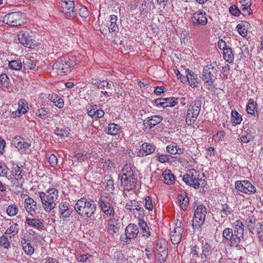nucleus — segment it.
Masks as SVG:
<instances>
[{
  "mask_svg": "<svg viewBox=\"0 0 263 263\" xmlns=\"http://www.w3.org/2000/svg\"><path fill=\"white\" fill-rule=\"evenodd\" d=\"M59 190L56 188L48 189L45 192L40 191V197L42 207L46 212H50L57 206L59 201Z\"/></svg>",
  "mask_w": 263,
  "mask_h": 263,
  "instance_id": "obj_1",
  "label": "nucleus"
},
{
  "mask_svg": "<svg viewBox=\"0 0 263 263\" xmlns=\"http://www.w3.org/2000/svg\"><path fill=\"white\" fill-rule=\"evenodd\" d=\"M74 208L81 216L94 219L93 215L96 210V204L92 200L82 198L77 201Z\"/></svg>",
  "mask_w": 263,
  "mask_h": 263,
  "instance_id": "obj_2",
  "label": "nucleus"
},
{
  "mask_svg": "<svg viewBox=\"0 0 263 263\" xmlns=\"http://www.w3.org/2000/svg\"><path fill=\"white\" fill-rule=\"evenodd\" d=\"M79 63L74 55H68L61 57L53 65L52 67L57 72L65 73L69 69Z\"/></svg>",
  "mask_w": 263,
  "mask_h": 263,
  "instance_id": "obj_3",
  "label": "nucleus"
},
{
  "mask_svg": "<svg viewBox=\"0 0 263 263\" xmlns=\"http://www.w3.org/2000/svg\"><path fill=\"white\" fill-rule=\"evenodd\" d=\"M200 173L199 171L194 169L188 170L185 175H184L183 180L185 183L198 189L200 186L203 187L206 185V182L204 178H200ZM203 178H204V174H202Z\"/></svg>",
  "mask_w": 263,
  "mask_h": 263,
  "instance_id": "obj_4",
  "label": "nucleus"
},
{
  "mask_svg": "<svg viewBox=\"0 0 263 263\" xmlns=\"http://www.w3.org/2000/svg\"><path fill=\"white\" fill-rule=\"evenodd\" d=\"M201 107V103L199 100L191 102L186 111L185 122L187 125H191L195 123L200 111Z\"/></svg>",
  "mask_w": 263,
  "mask_h": 263,
  "instance_id": "obj_5",
  "label": "nucleus"
},
{
  "mask_svg": "<svg viewBox=\"0 0 263 263\" xmlns=\"http://www.w3.org/2000/svg\"><path fill=\"white\" fill-rule=\"evenodd\" d=\"M217 72L216 67L212 64L208 65L204 67L202 73V80L204 82L205 88L211 90L213 88L215 80L214 74Z\"/></svg>",
  "mask_w": 263,
  "mask_h": 263,
  "instance_id": "obj_6",
  "label": "nucleus"
},
{
  "mask_svg": "<svg viewBox=\"0 0 263 263\" xmlns=\"http://www.w3.org/2000/svg\"><path fill=\"white\" fill-rule=\"evenodd\" d=\"M206 214V209L203 205H198L195 212L193 218V228L194 230H199L204 222Z\"/></svg>",
  "mask_w": 263,
  "mask_h": 263,
  "instance_id": "obj_7",
  "label": "nucleus"
},
{
  "mask_svg": "<svg viewBox=\"0 0 263 263\" xmlns=\"http://www.w3.org/2000/svg\"><path fill=\"white\" fill-rule=\"evenodd\" d=\"M3 22L11 27L21 26L24 23L23 14L20 11L9 13L3 17Z\"/></svg>",
  "mask_w": 263,
  "mask_h": 263,
  "instance_id": "obj_8",
  "label": "nucleus"
},
{
  "mask_svg": "<svg viewBox=\"0 0 263 263\" xmlns=\"http://www.w3.org/2000/svg\"><path fill=\"white\" fill-rule=\"evenodd\" d=\"M139 233L138 226L134 223H130L125 228V234L120 236V240L124 245L129 244L131 239L136 238Z\"/></svg>",
  "mask_w": 263,
  "mask_h": 263,
  "instance_id": "obj_9",
  "label": "nucleus"
},
{
  "mask_svg": "<svg viewBox=\"0 0 263 263\" xmlns=\"http://www.w3.org/2000/svg\"><path fill=\"white\" fill-rule=\"evenodd\" d=\"M191 22L194 27L205 26L208 23L207 14L203 10L194 12L191 17Z\"/></svg>",
  "mask_w": 263,
  "mask_h": 263,
  "instance_id": "obj_10",
  "label": "nucleus"
},
{
  "mask_svg": "<svg viewBox=\"0 0 263 263\" xmlns=\"http://www.w3.org/2000/svg\"><path fill=\"white\" fill-rule=\"evenodd\" d=\"M235 187L238 191L249 195L256 192V188L247 180L235 181Z\"/></svg>",
  "mask_w": 263,
  "mask_h": 263,
  "instance_id": "obj_11",
  "label": "nucleus"
},
{
  "mask_svg": "<svg viewBox=\"0 0 263 263\" xmlns=\"http://www.w3.org/2000/svg\"><path fill=\"white\" fill-rule=\"evenodd\" d=\"M60 11L63 13L66 18L72 20L75 18L76 12L74 10V2H60Z\"/></svg>",
  "mask_w": 263,
  "mask_h": 263,
  "instance_id": "obj_12",
  "label": "nucleus"
},
{
  "mask_svg": "<svg viewBox=\"0 0 263 263\" xmlns=\"http://www.w3.org/2000/svg\"><path fill=\"white\" fill-rule=\"evenodd\" d=\"M183 232L182 223L181 221H177L174 229L172 231L170 239L173 244H178L180 242L182 234Z\"/></svg>",
  "mask_w": 263,
  "mask_h": 263,
  "instance_id": "obj_13",
  "label": "nucleus"
},
{
  "mask_svg": "<svg viewBox=\"0 0 263 263\" xmlns=\"http://www.w3.org/2000/svg\"><path fill=\"white\" fill-rule=\"evenodd\" d=\"M17 39L20 43L24 46L31 48L33 45V40L27 30H21L17 33Z\"/></svg>",
  "mask_w": 263,
  "mask_h": 263,
  "instance_id": "obj_14",
  "label": "nucleus"
},
{
  "mask_svg": "<svg viewBox=\"0 0 263 263\" xmlns=\"http://www.w3.org/2000/svg\"><path fill=\"white\" fill-rule=\"evenodd\" d=\"M121 186L124 190H129L135 188L137 184V179L135 175L130 176L120 177Z\"/></svg>",
  "mask_w": 263,
  "mask_h": 263,
  "instance_id": "obj_15",
  "label": "nucleus"
},
{
  "mask_svg": "<svg viewBox=\"0 0 263 263\" xmlns=\"http://www.w3.org/2000/svg\"><path fill=\"white\" fill-rule=\"evenodd\" d=\"M98 203L101 210L107 217H113L115 215V211L112 204L102 198H100Z\"/></svg>",
  "mask_w": 263,
  "mask_h": 263,
  "instance_id": "obj_16",
  "label": "nucleus"
},
{
  "mask_svg": "<svg viewBox=\"0 0 263 263\" xmlns=\"http://www.w3.org/2000/svg\"><path fill=\"white\" fill-rule=\"evenodd\" d=\"M58 212L60 218H68L71 216L73 210L67 202H61L58 205Z\"/></svg>",
  "mask_w": 263,
  "mask_h": 263,
  "instance_id": "obj_17",
  "label": "nucleus"
},
{
  "mask_svg": "<svg viewBox=\"0 0 263 263\" xmlns=\"http://www.w3.org/2000/svg\"><path fill=\"white\" fill-rule=\"evenodd\" d=\"M24 208L27 212L32 216L36 214L37 203L33 198L27 196L24 200Z\"/></svg>",
  "mask_w": 263,
  "mask_h": 263,
  "instance_id": "obj_18",
  "label": "nucleus"
},
{
  "mask_svg": "<svg viewBox=\"0 0 263 263\" xmlns=\"http://www.w3.org/2000/svg\"><path fill=\"white\" fill-rule=\"evenodd\" d=\"M22 170L21 168L16 166L13 169V173L10 177L11 182L16 186H20L24 182V178L22 175Z\"/></svg>",
  "mask_w": 263,
  "mask_h": 263,
  "instance_id": "obj_19",
  "label": "nucleus"
},
{
  "mask_svg": "<svg viewBox=\"0 0 263 263\" xmlns=\"http://www.w3.org/2000/svg\"><path fill=\"white\" fill-rule=\"evenodd\" d=\"M234 230L235 241L240 242L241 239L243 238L244 232V225L240 220H237L233 223Z\"/></svg>",
  "mask_w": 263,
  "mask_h": 263,
  "instance_id": "obj_20",
  "label": "nucleus"
},
{
  "mask_svg": "<svg viewBox=\"0 0 263 263\" xmlns=\"http://www.w3.org/2000/svg\"><path fill=\"white\" fill-rule=\"evenodd\" d=\"M233 210L231 206L228 203L221 204L220 208L217 209L216 215L220 216L224 220L229 215H232Z\"/></svg>",
  "mask_w": 263,
  "mask_h": 263,
  "instance_id": "obj_21",
  "label": "nucleus"
},
{
  "mask_svg": "<svg viewBox=\"0 0 263 263\" xmlns=\"http://www.w3.org/2000/svg\"><path fill=\"white\" fill-rule=\"evenodd\" d=\"M185 74L186 75V82H189L190 85L193 88L197 87L198 84L199 83L198 75L189 69L185 70Z\"/></svg>",
  "mask_w": 263,
  "mask_h": 263,
  "instance_id": "obj_22",
  "label": "nucleus"
},
{
  "mask_svg": "<svg viewBox=\"0 0 263 263\" xmlns=\"http://www.w3.org/2000/svg\"><path fill=\"white\" fill-rule=\"evenodd\" d=\"M156 146L153 144L144 143L141 145V148L138 153V156L144 157L152 154L155 152Z\"/></svg>",
  "mask_w": 263,
  "mask_h": 263,
  "instance_id": "obj_23",
  "label": "nucleus"
},
{
  "mask_svg": "<svg viewBox=\"0 0 263 263\" xmlns=\"http://www.w3.org/2000/svg\"><path fill=\"white\" fill-rule=\"evenodd\" d=\"M222 236L224 239L230 241L231 246H237L239 244L238 241L236 242L234 239L235 236L232 229L226 228L223 231Z\"/></svg>",
  "mask_w": 263,
  "mask_h": 263,
  "instance_id": "obj_24",
  "label": "nucleus"
},
{
  "mask_svg": "<svg viewBox=\"0 0 263 263\" xmlns=\"http://www.w3.org/2000/svg\"><path fill=\"white\" fill-rule=\"evenodd\" d=\"M93 84L96 85L99 89H106L107 90L109 91L114 90V83L111 81L108 82L106 80H98L96 81Z\"/></svg>",
  "mask_w": 263,
  "mask_h": 263,
  "instance_id": "obj_25",
  "label": "nucleus"
},
{
  "mask_svg": "<svg viewBox=\"0 0 263 263\" xmlns=\"http://www.w3.org/2000/svg\"><path fill=\"white\" fill-rule=\"evenodd\" d=\"M163 117L161 116L154 115L146 118L143 122L144 125H148L150 128L159 124L162 120Z\"/></svg>",
  "mask_w": 263,
  "mask_h": 263,
  "instance_id": "obj_26",
  "label": "nucleus"
},
{
  "mask_svg": "<svg viewBox=\"0 0 263 263\" xmlns=\"http://www.w3.org/2000/svg\"><path fill=\"white\" fill-rule=\"evenodd\" d=\"M21 244L23 250L27 255L31 256L33 253L34 248L31 245L29 240L22 238L21 240Z\"/></svg>",
  "mask_w": 263,
  "mask_h": 263,
  "instance_id": "obj_27",
  "label": "nucleus"
},
{
  "mask_svg": "<svg viewBox=\"0 0 263 263\" xmlns=\"http://www.w3.org/2000/svg\"><path fill=\"white\" fill-rule=\"evenodd\" d=\"M212 251L213 249H212L211 245L209 243L205 242L203 245L202 253L200 254V258L202 262H205V261L208 259V256H209L212 253Z\"/></svg>",
  "mask_w": 263,
  "mask_h": 263,
  "instance_id": "obj_28",
  "label": "nucleus"
},
{
  "mask_svg": "<svg viewBox=\"0 0 263 263\" xmlns=\"http://www.w3.org/2000/svg\"><path fill=\"white\" fill-rule=\"evenodd\" d=\"M54 105L59 108H62L64 106V100L56 93L49 94L47 97Z\"/></svg>",
  "mask_w": 263,
  "mask_h": 263,
  "instance_id": "obj_29",
  "label": "nucleus"
},
{
  "mask_svg": "<svg viewBox=\"0 0 263 263\" xmlns=\"http://www.w3.org/2000/svg\"><path fill=\"white\" fill-rule=\"evenodd\" d=\"M125 209L130 212H134L135 210L140 211L141 209L143 210L141 203L136 200H129L127 202Z\"/></svg>",
  "mask_w": 263,
  "mask_h": 263,
  "instance_id": "obj_30",
  "label": "nucleus"
},
{
  "mask_svg": "<svg viewBox=\"0 0 263 263\" xmlns=\"http://www.w3.org/2000/svg\"><path fill=\"white\" fill-rule=\"evenodd\" d=\"M164 183L167 185L173 184L175 182V176L170 170H165L162 172Z\"/></svg>",
  "mask_w": 263,
  "mask_h": 263,
  "instance_id": "obj_31",
  "label": "nucleus"
},
{
  "mask_svg": "<svg viewBox=\"0 0 263 263\" xmlns=\"http://www.w3.org/2000/svg\"><path fill=\"white\" fill-rule=\"evenodd\" d=\"M240 8L243 12V15H250L252 13L251 6L252 5L251 0H241L240 2Z\"/></svg>",
  "mask_w": 263,
  "mask_h": 263,
  "instance_id": "obj_32",
  "label": "nucleus"
},
{
  "mask_svg": "<svg viewBox=\"0 0 263 263\" xmlns=\"http://www.w3.org/2000/svg\"><path fill=\"white\" fill-rule=\"evenodd\" d=\"M26 221L29 226L35 228L39 230H43L44 228L43 222L39 219H31L26 217Z\"/></svg>",
  "mask_w": 263,
  "mask_h": 263,
  "instance_id": "obj_33",
  "label": "nucleus"
},
{
  "mask_svg": "<svg viewBox=\"0 0 263 263\" xmlns=\"http://www.w3.org/2000/svg\"><path fill=\"white\" fill-rule=\"evenodd\" d=\"M257 104L252 99H250L248 104L247 105L246 110L248 114L256 117L258 115V111L257 110Z\"/></svg>",
  "mask_w": 263,
  "mask_h": 263,
  "instance_id": "obj_34",
  "label": "nucleus"
},
{
  "mask_svg": "<svg viewBox=\"0 0 263 263\" xmlns=\"http://www.w3.org/2000/svg\"><path fill=\"white\" fill-rule=\"evenodd\" d=\"M138 225L140 228V233L144 237H147L150 236L151 233L149 227L146 222L143 219H139Z\"/></svg>",
  "mask_w": 263,
  "mask_h": 263,
  "instance_id": "obj_35",
  "label": "nucleus"
},
{
  "mask_svg": "<svg viewBox=\"0 0 263 263\" xmlns=\"http://www.w3.org/2000/svg\"><path fill=\"white\" fill-rule=\"evenodd\" d=\"M109 18V23L107 25L108 31L109 32L118 31L119 29L117 25V16L115 15H110Z\"/></svg>",
  "mask_w": 263,
  "mask_h": 263,
  "instance_id": "obj_36",
  "label": "nucleus"
},
{
  "mask_svg": "<svg viewBox=\"0 0 263 263\" xmlns=\"http://www.w3.org/2000/svg\"><path fill=\"white\" fill-rule=\"evenodd\" d=\"M35 115L42 120H45L50 117V114L48 108L42 107L36 111Z\"/></svg>",
  "mask_w": 263,
  "mask_h": 263,
  "instance_id": "obj_37",
  "label": "nucleus"
},
{
  "mask_svg": "<svg viewBox=\"0 0 263 263\" xmlns=\"http://www.w3.org/2000/svg\"><path fill=\"white\" fill-rule=\"evenodd\" d=\"M223 57L224 60L229 63H232L234 62V53L232 49L229 47L223 51Z\"/></svg>",
  "mask_w": 263,
  "mask_h": 263,
  "instance_id": "obj_38",
  "label": "nucleus"
},
{
  "mask_svg": "<svg viewBox=\"0 0 263 263\" xmlns=\"http://www.w3.org/2000/svg\"><path fill=\"white\" fill-rule=\"evenodd\" d=\"M18 230V224L15 223L12 224L4 234L11 238L17 234Z\"/></svg>",
  "mask_w": 263,
  "mask_h": 263,
  "instance_id": "obj_39",
  "label": "nucleus"
},
{
  "mask_svg": "<svg viewBox=\"0 0 263 263\" xmlns=\"http://www.w3.org/2000/svg\"><path fill=\"white\" fill-rule=\"evenodd\" d=\"M121 130L120 126L115 123H110L108 124L107 133L111 135H116L119 133Z\"/></svg>",
  "mask_w": 263,
  "mask_h": 263,
  "instance_id": "obj_40",
  "label": "nucleus"
},
{
  "mask_svg": "<svg viewBox=\"0 0 263 263\" xmlns=\"http://www.w3.org/2000/svg\"><path fill=\"white\" fill-rule=\"evenodd\" d=\"M178 200L179 201L181 209L185 210L189 203V197L185 195L180 194L178 195Z\"/></svg>",
  "mask_w": 263,
  "mask_h": 263,
  "instance_id": "obj_41",
  "label": "nucleus"
},
{
  "mask_svg": "<svg viewBox=\"0 0 263 263\" xmlns=\"http://www.w3.org/2000/svg\"><path fill=\"white\" fill-rule=\"evenodd\" d=\"M242 120V116L236 110L231 112V121L233 125L240 124Z\"/></svg>",
  "mask_w": 263,
  "mask_h": 263,
  "instance_id": "obj_42",
  "label": "nucleus"
},
{
  "mask_svg": "<svg viewBox=\"0 0 263 263\" xmlns=\"http://www.w3.org/2000/svg\"><path fill=\"white\" fill-rule=\"evenodd\" d=\"M199 248H198L196 246L192 247L191 251L190 254L192 262L196 263L197 261L196 258L200 257V255L199 254Z\"/></svg>",
  "mask_w": 263,
  "mask_h": 263,
  "instance_id": "obj_43",
  "label": "nucleus"
},
{
  "mask_svg": "<svg viewBox=\"0 0 263 263\" xmlns=\"http://www.w3.org/2000/svg\"><path fill=\"white\" fill-rule=\"evenodd\" d=\"M0 82L4 88H9L11 86L9 79L6 73H3L0 76Z\"/></svg>",
  "mask_w": 263,
  "mask_h": 263,
  "instance_id": "obj_44",
  "label": "nucleus"
},
{
  "mask_svg": "<svg viewBox=\"0 0 263 263\" xmlns=\"http://www.w3.org/2000/svg\"><path fill=\"white\" fill-rule=\"evenodd\" d=\"M133 175H134V174L130 166L127 164H125L121 171L120 177H124V176H131Z\"/></svg>",
  "mask_w": 263,
  "mask_h": 263,
  "instance_id": "obj_45",
  "label": "nucleus"
},
{
  "mask_svg": "<svg viewBox=\"0 0 263 263\" xmlns=\"http://www.w3.org/2000/svg\"><path fill=\"white\" fill-rule=\"evenodd\" d=\"M178 98L175 97H170L163 98V101H165L166 107H173L178 103Z\"/></svg>",
  "mask_w": 263,
  "mask_h": 263,
  "instance_id": "obj_46",
  "label": "nucleus"
},
{
  "mask_svg": "<svg viewBox=\"0 0 263 263\" xmlns=\"http://www.w3.org/2000/svg\"><path fill=\"white\" fill-rule=\"evenodd\" d=\"M9 67L15 70H20L22 68V64L20 61L13 60L9 62Z\"/></svg>",
  "mask_w": 263,
  "mask_h": 263,
  "instance_id": "obj_47",
  "label": "nucleus"
},
{
  "mask_svg": "<svg viewBox=\"0 0 263 263\" xmlns=\"http://www.w3.org/2000/svg\"><path fill=\"white\" fill-rule=\"evenodd\" d=\"M168 256V251L167 250H164L163 251H160L159 252H156V257L157 259L161 262H164L165 260V259L167 258Z\"/></svg>",
  "mask_w": 263,
  "mask_h": 263,
  "instance_id": "obj_48",
  "label": "nucleus"
},
{
  "mask_svg": "<svg viewBox=\"0 0 263 263\" xmlns=\"http://www.w3.org/2000/svg\"><path fill=\"white\" fill-rule=\"evenodd\" d=\"M18 208L15 204H11L7 209V214L11 217L14 216L18 212Z\"/></svg>",
  "mask_w": 263,
  "mask_h": 263,
  "instance_id": "obj_49",
  "label": "nucleus"
},
{
  "mask_svg": "<svg viewBox=\"0 0 263 263\" xmlns=\"http://www.w3.org/2000/svg\"><path fill=\"white\" fill-rule=\"evenodd\" d=\"M23 63L24 67L26 69H33L36 66V62L31 59H26Z\"/></svg>",
  "mask_w": 263,
  "mask_h": 263,
  "instance_id": "obj_50",
  "label": "nucleus"
},
{
  "mask_svg": "<svg viewBox=\"0 0 263 263\" xmlns=\"http://www.w3.org/2000/svg\"><path fill=\"white\" fill-rule=\"evenodd\" d=\"M0 246L5 249H8L10 247V242L8 238V236L5 234L0 237Z\"/></svg>",
  "mask_w": 263,
  "mask_h": 263,
  "instance_id": "obj_51",
  "label": "nucleus"
},
{
  "mask_svg": "<svg viewBox=\"0 0 263 263\" xmlns=\"http://www.w3.org/2000/svg\"><path fill=\"white\" fill-rule=\"evenodd\" d=\"M237 30L239 34L242 36H246L247 35V30L245 28V26L243 23H240L236 26Z\"/></svg>",
  "mask_w": 263,
  "mask_h": 263,
  "instance_id": "obj_52",
  "label": "nucleus"
},
{
  "mask_svg": "<svg viewBox=\"0 0 263 263\" xmlns=\"http://www.w3.org/2000/svg\"><path fill=\"white\" fill-rule=\"evenodd\" d=\"M156 252L163 251L164 250H167V246L164 240H160L158 241L156 245Z\"/></svg>",
  "mask_w": 263,
  "mask_h": 263,
  "instance_id": "obj_53",
  "label": "nucleus"
},
{
  "mask_svg": "<svg viewBox=\"0 0 263 263\" xmlns=\"http://www.w3.org/2000/svg\"><path fill=\"white\" fill-rule=\"evenodd\" d=\"M28 108V104L24 100H20L18 102V109L23 114H25Z\"/></svg>",
  "mask_w": 263,
  "mask_h": 263,
  "instance_id": "obj_54",
  "label": "nucleus"
},
{
  "mask_svg": "<svg viewBox=\"0 0 263 263\" xmlns=\"http://www.w3.org/2000/svg\"><path fill=\"white\" fill-rule=\"evenodd\" d=\"M54 133L57 135L62 138L67 137L68 132V130L66 128H59L57 127L54 130Z\"/></svg>",
  "mask_w": 263,
  "mask_h": 263,
  "instance_id": "obj_55",
  "label": "nucleus"
},
{
  "mask_svg": "<svg viewBox=\"0 0 263 263\" xmlns=\"http://www.w3.org/2000/svg\"><path fill=\"white\" fill-rule=\"evenodd\" d=\"M145 207L148 211H151L153 209V200L150 196L145 197Z\"/></svg>",
  "mask_w": 263,
  "mask_h": 263,
  "instance_id": "obj_56",
  "label": "nucleus"
},
{
  "mask_svg": "<svg viewBox=\"0 0 263 263\" xmlns=\"http://www.w3.org/2000/svg\"><path fill=\"white\" fill-rule=\"evenodd\" d=\"M119 228L120 226L108 223L107 231L110 234L117 233L119 231Z\"/></svg>",
  "mask_w": 263,
  "mask_h": 263,
  "instance_id": "obj_57",
  "label": "nucleus"
},
{
  "mask_svg": "<svg viewBox=\"0 0 263 263\" xmlns=\"http://www.w3.org/2000/svg\"><path fill=\"white\" fill-rule=\"evenodd\" d=\"M89 156L90 154L84 152L77 154L76 155V158H77L78 161L81 162L86 160L89 157Z\"/></svg>",
  "mask_w": 263,
  "mask_h": 263,
  "instance_id": "obj_58",
  "label": "nucleus"
},
{
  "mask_svg": "<svg viewBox=\"0 0 263 263\" xmlns=\"http://www.w3.org/2000/svg\"><path fill=\"white\" fill-rule=\"evenodd\" d=\"M158 160L162 163H170L172 161L170 158V156L166 154H161L158 156Z\"/></svg>",
  "mask_w": 263,
  "mask_h": 263,
  "instance_id": "obj_59",
  "label": "nucleus"
},
{
  "mask_svg": "<svg viewBox=\"0 0 263 263\" xmlns=\"http://www.w3.org/2000/svg\"><path fill=\"white\" fill-rule=\"evenodd\" d=\"M22 138L20 137H16L13 139L12 140V143L17 148H18V151H20V149H21V147H22L23 145V141H22Z\"/></svg>",
  "mask_w": 263,
  "mask_h": 263,
  "instance_id": "obj_60",
  "label": "nucleus"
},
{
  "mask_svg": "<svg viewBox=\"0 0 263 263\" xmlns=\"http://www.w3.org/2000/svg\"><path fill=\"white\" fill-rule=\"evenodd\" d=\"M91 256L89 255L88 254H82L79 256L77 257V259L79 262H90V260L89 259V257Z\"/></svg>",
  "mask_w": 263,
  "mask_h": 263,
  "instance_id": "obj_61",
  "label": "nucleus"
},
{
  "mask_svg": "<svg viewBox=\"0 0 263 263\" xmlns=\"http://www.w3.org/2000/svg\"><path fill=\"white\" fill-rule=\"evenodd\" d=\"M31 145L30 144H29L27 142H23V145L22 147H21V149H20V152L21 153H29L31 151L29 149Z\"/></svg>",
  "mask_w": 263,
  "mask_h": 263,
  "instance_id": "obj_62",
  "label": "nucleus"
},
{
  "mask_svg": "<svg viewBox=\"0 0 263 263\" xmlns=\"http://www.w3.org/2000/svg\"><path fill=\"white\" fill-rule=\"evenodd\" d=\"M95 108H96V104H88L86 107L88 115L91 118L93 117V113Z\"/></svg>",
  "mask_w": 263,
  "mask_h": 263,
  "instance_id": "obj_63",
  "label": "nucleus"
},
{
  "mask_svg": "<svg viewBox=\"0 0 263 263\" xmlns=\"http://www.w3.org/2000/svg\"><path fill=\"white\" fill-rule=\"evenodd\" d=\"M230 13L235 16H238L241 12L240 10L235 5H232L229 8Z\"/></svg>",
  "mask_w": 263,
  "mask_h": 263,
  "instance_id": "obj_64",
  "label": "nucleus"
}]
</instances>
